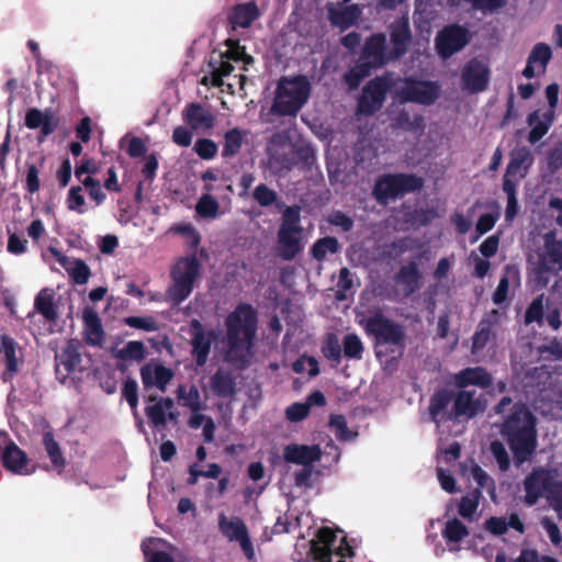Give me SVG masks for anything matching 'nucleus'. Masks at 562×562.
I'll return each instance as SVG.
<instances>
[{
	"instance_id": "nucleus-44",
	"label": "nucleus",
	"mask_w": 562,
	"mask_h": 562,
	"mask_svg": "<svg viewBox=\"0 0 562 562\" xmlns=\"http://www.w3.org/2000/svg\"><path fill=\"white\" fill-rule=\"evenodd\" d=\"M362 63L352 68L346 76V82L350 89H355L359 86L360 81L368 76V66L373 67L366 58V49L363 50Z\"/></svg>"
},
{
	"instance_id": "nucleus-52",
	"label": "nucleus",
	"mask_w": 562,
	"mask_h": 562,
	"mask_svg": "<svg viewBox=\"0 0 562 562\" xmlns=\"http://www.w3.org/2000/svg\"><path fill=\"white\" fill-rule=\"evenodd\" d=\"M310 414L308 404L296 402L291 405H289L285 411L284 415L286 420L290 423H299L305 419Z\"/></svg>"
},
{
	"instance_id": "nucleus-19",
	"label": "nucleus",
	"mask_w": 562,
	"mask_h": 562,
	"mask_svg": "<svg viewBox=\"0 0 562 562\" xmlns=\"http://www.w3.org/2000/svg\"><path fill=\"white\" fill-rule=\"evenodd\" d=\"M453 405L457 419H470L485 409L484 403L473 391L462 390L454 394Z\"/></svg>"
},
{
	"instance_id": "nucleus-21",
	"label": "nucleus",
	"mask_w": 562,
	"mask_h": 562,
	"mask_svg": "<svg viewBox=\"0 0 562 562\" xmlns=\"http://www.w3.org/2000/svg\"><path fill=\"white\" fill-rule=\"evenodd\" d=\"M552 57V50L551 47L546 43H537L528 58H527V65L525 69L522 70V75L526 78H532L537 76H541L546 72L547 65L550 61Z\"/></svg>"
},
{
	"instance_id": "nucleus-9",
	"label": "nucleus",
	"mask_w": 562,
	"mask_h": 562,
	"mask_svg": "<svg viewBox=\"0 0 562 562\" xmlns=\"http://www.w3.org/2000/svg\"><path fill=\"white\" fill-rule=\"evenodd\" d=\"M423 180L413 175H393L382 177L375 184L373 194L379 202L420 189Z\"/></svg>"
},
{
	"instance_id": "nucleus-39",
	"label": "nucleus",
	"mask_w": 562,
	"mask_h": 562,
	"mask_svg": "<svg viewBox=\"0 0 562 562\" xmlns=\"http://www.w3.org/2000/svg\"><path fill=\"white\" fill-rule=\"evenodd\" d=\"M58 366L65 367L66 371H74L81 361L78 345L76 342H68L67 346L57 356Z\"/></svg>"
},
{
	"instance_id": "nucleus-29",
	"label": "nucleus",
	"mask_w": 562,
	"mask_h": 562,
	"mask_svg": "<svg viewBox=\"0 0 562 562\" xmlns=\"http://www.w3.org/2000/svg\"><path fill=\"white\" fill-rule=\"evenodd\" d=\"M327 12L330 22L340 29L351 26L360 16L361 10L357 4L328 3Z\"/></svg>"
},
{
	"instance_id": "nucleus-37",
	"label": "nucleus",
	"mask_w": 562,
	"mask_h": 562,
	"mask_svg": "<svg viewBox=\"0 0 562 562\" xmlns=\"http://www.w3.org/2000/svg\"><path fill=\"white\" fill-rule=\"evenodd\" d=\"M54 299V290L45 288L37 294L34 302L35 310L49 321L56 317Z\"/></svg>"
},
{
	"instance_id": "nucleus-8",
	"label": "nucleus",
	"mask_w": 562,
	"mask_h": 562,
	"mask_svg": "<svg viewBox=\"0 0 562 562\" xmlns=\"http://www.w3.org/2000/svg\"><path fill=\"white\" fill-rule=\"evenodd\" d=\"M311 553L314 560L318 562H331L333 555L345 558L352 554L350 546L345 543V539L339 541L331 529L325 527L317 531L316 538L311 540Z\"/></svg>"
},
{
	"instance_id": "nucleus-56",
	"label": "nucleus",
	"mask_w": 562,
	"mask_h": 562,
	"mask_svg": "<svg viewBox=\"0 0 562 562\" xmlns=\"http://www.w3.org/2000/svg\"><path fill=\"white\" fill-rule=\"evenodd\" d=\"M329 426L335 431V435L342 440H348L352 437V434L347 428L346 419L341 415H333Z\"/></svg>"
},
{
	"instance_id": "nucleus-26",
	"label": "nucleus",
	"mask_w": 562,
	"mask_h": 562,
	"mask_svg": "<svg viewBox=\"0 0 562 562\" xmlns=\"http://www.w3.org/2000/svg\"><path fill=\"white\" fill-rule=\"evenodd\" d=\"M2 462L7 470L19 475H29L34 472V469L29 467L25 452L14 442H9L5 447L2 454Z\"/></svg>"
},
{
	"instance_id": "nucleus-24",
	"label": "nucleus",
	"mask_w": 562,
	"mask_h": 562,
	"mask_svg": "<svg viewBox=\"0 0 562 562\" xmlns=\"http://www.w3.org/2000/svg\"><path fill=\"white\" fill-rule=\"evenodd\" d=\"M321 457L322 451L318 446L292 443L288 445L283 450V458L286 462L303 467H311V464L318 461Z\"/></svg>"
},
{
	"instance_id": "nucleus-45",
	"label": "nucleus",
	"mask_w": 562,
	"mask_h": 562,
	"mask_svg": "<svg viewBox=\"0 0 562 562\" xmlns=\"http://www.w3.org/2000/svg\"><path fill=\"white\" fill-rule=\"evenodd\" d=\"M323 355L335 362L340 361L341 357V345L339 342L338 337L335 334H328L324 340L322 346Z\"/></svg>"
},
{
	"instance_id": "nucleus-53",
	"label": "nucleus",
	"mask_w": 562,
	"mask_h": 562,
	"mask_svg": "<svg viewBox=\"0 0 562 562\" xmlns=\"http://www.w3.org/2000/svg\"><path fill=\"white\" fill-rule=\"evenodd\" d=\"M462 471L464 475L471 476L479 485V487L487 486L491 482V479L477 464L473 461L470 463L463 464Z\"/></svg>"
},
{
	"instance_id": "nucleus-33",
	"label": "nucleus",
	"mask_w": 562,
	"mask_h": 562,
	"mask_svg": "<svg viewBox=\"0 0 562 562\" xmlns=\"http://www.w3.org/2000/svg\"><path fill=\"white\" fill-rule=\"evenodd\" d=\"M50 251L76 283L83 284L88 281L90 271L82 260L68 258L55 248H52Z\"/></svg>"
},
{
	"instance_id": "nucleus-50",
	"label": "nucleus",
	"mask_w": 562,
	"mask_h": 562,
	"mask_svg": "<svg viewBox=\"0 0 562 562\" xmlns=\"http://www.w3.org/2000/svg\"><path fill=\"white\" fill-rule=\"evenodd\" d=\"M243 135L238 130H232L225 135L224 156H234L241 147Z\"/></svg>"
},
{
	"instance_id": "nucleus-31",
	"label": "nucleus",
	"mask_w": 562,
	"mask_h": 562,
	"mask_svg": "<svg viewBox=\"0 0 562 562\" xmlns=\"http://www.w3.org/2000/svg\"><path fill=\"white\" fill-rule=\"evenodd\" d=\"M469 536V529L458 518H449L442 529V537L447 542L449 551L458 552L460 543Z\"/></svg>"
},
{
	"instance_id": "nucleus-5",
	"label": "nucleus",
	"mask_w": 562,
	"mask_h": 562,
	"mask_svg": "<svg viewBox=\"0 0 562 562\" xmlns=\"http://www.w3.org/2000/svg\"><path fill=\"white\" fill-rule=\"evenodd\" d=\"M310 83L304 77L284 78L280 81L272 110L283 115H294L307 101Z\"/></svg>"
},
{
	"instance_id": "nucleus-32",
	"label": "nucleus",
	"mask_w": 562,
	"mask_h": 562,
	"mask_svg": "<svg viewBox=\"0 0 562 562\" xmlns=\"http://www.w3.org/2000/svg\"><path fill=\"white\" fill-rule=\"evenodd\" d=\"M453 383L458 387H465L468 385L487 387L491 384V376L481 367L467 368L454 374Z\"/></svg>"
},
{
	"instance_id": "nucleus-3",
	"label": "nucleus",
	"mask_w": 562,
	"mask_h": 562,
	"mask_svg": "<svg viewBox=\"0 0 562 562\" xmlns=\"http://www.w3.org/2000/svg\"><path fill=\"white\" fill-rule=\"evenodd\" d=\"M228 356L235 360H244L251 346L256 327L254 310L248 305L238 306L226 321Z\"/></svg>"
},
{
	"instance_id": "nucleus-11",
	"label": "nucleus",
	"mask_w": 562,
	"mask_h": 562,
	"mask_svg": "<svg viewBox=\"0 0 562 562\" xmlns=\"http://www.w3.org/2000/svg\"><path fill=\"white\" fill-rule=\"evenodd\" d=\"M393 86L395 93L403 101L429 104L432 103L439 95L438 85L431 81L400 79L395 81Z\"/></svg>"
},
{
	"instance_id": "nucleus-4",
	"label": "nucleus",
	"mask_w": 562,
	"mask_h": 562,
	"mask_svg": "<svg viewBox=\"0 0 562 562\" xmlns=\"http://www.w3.org/2000/svg\"><path fill=\"white\" fill-rule=\"evenodd\" d=\"M200 268V262L194 256L179 259L171 270L172 282L167 290L166 300L172 305L184 301L193 291Z\"/></svg>"
},
{
	"instance_id": "nucleus-20",
	"label": "nucleus",
	"mask_w": 562,
	"mask_h": 562,
	"mask_svg": "<svg viewBox=\"0 0 562 562\" xmlns=\"http://www.w3.org/2000/svg\"><path fill=\"white\" fill-rule=\"evenodd\" d=\"M182 119L191 131L204 133L214 126V115L199 103H191L182 111Z\"/></svg>"
},
{
	"instance_id": "nucleus-64",
	"label": "nucleus",
	"mask_w": 562,
	"mask_h": 562,
	"mask_svg": "<svg viewBox=\"0 0 562 562\" xmlns=\"http://www.w3.org/2000/svg\"><path fill=\"white\" fill-rule=\"evenodd\" d=\"M513 562H558V560L551 557H541L536 550L525 549Z\"/></svg>"
},
{
	"instance_id": "nucleus-23",
	"label": "nucleus",
	"mask_w": 562,
	"mask_h": 562,
	"mask_svg": "<svg viewBox=\"0 0 562 562\" xmlns=\"http://www.w3.org/2000/svg\"><path fill=\"white\" fill-rule=\"evenodd\" d=\"M0 352L4 353L5 359L2 379L8 382L18 373L22 363V353L14 340L7 335H0Z\"/></svg>"
},
{
	"instance_id": "nucleus-22",
	"label": "nucleus",
	"mask_w": 562,
	"mask_h": 562,
	"mask_svg": "<svg viewBox=\"0 0 562 562\" xmlns=\"http://www.w3.org/2000/svg\"><path fill=\"white\" fill-rule=\"evenodd\" d=\"M146 562H175L177 549L160 538H149L142 544Z\"/></svg>"
},
{
	"instance_id": "nucleus-57",
	"label": "nucleus",
	"mask_w": 562,
	"mask_h": 562,
	"mask_svg": "<svg viewBox=\"0 0 562 562\" xmlns=\"http://www.w3.org/2000/svg\"><path fill=\"white\" fill-rule=\"evenodd\" d=\"M195 153L203 159H211L217 153L216 144L211 139H199L194 145Z\"/></svg>"
},
{
	"instance_id": "nucleus-43",
	"label": "nucleus",
	"mask_w": 562,
	"mask_h": 562,
	"mask_svg": "<svg viewBox=\"0 0 562 562\" xmlns=\"http://www.w3.org/2000/svg\"><path fill=\"white\" fill-rule=\"evenodd\" d=\"M212 74L210 76L211 83L215 87H221L224 85V77L231 75L234 67L231 64V61L226 58L224 59V56L221 57L220 60L212 63Z\"/></svg>"
},
{
	"instance_id": "nucleus-61",
	"label": "nucleus",
	"mask_w": 562,
	"mask_h": 562,
	"mask_svg": "<svg viewBox=\"0 0 562 562\" xmlns=\"http://www.w3.org/2000/svg\"><path fill=\"white\" fill-rule=\"evenodd\" d=\"M490 328L486 325H481L475 335L473 336L472 352H480L490 340Z\"/></svg>"
},
{
	"instance_id": "nucleus-28",
	"label": "nucleus",
	"mask_w": 562,
	"mask_h": 562,
	"mask_svg": "<svg viewBox=\"0 0 562 562\" xmlns=\"http://www.w3.org/2000/svg\"><path fill=\"white\" fill-rule=\"evenodd\" d=\"M429 413L437 425L447 420H458L454 414L453 398L447 392H439L434 395L430 401Z\"/></svg>"
},
{
	"instance_id": "nucleus-58",
	"label": "nucleus",
	"mask_w": 562,
	"mask_h": 562,
	"mask_svg": "<svg viewBox=\"0 0 562 562\" xmlns=\"http://www.w3.org/2000/svg\"><path fill=\"white\" fill-rule=\"evenodd\" d=\"M338 286V297L346 299V293L353 289L355 280L347 268H342L339 272V280L337 283Z\"/></svg>"
},
{
	"instance_id": "nucleus-55",
	"label": "nucleus",
	"mask_w": 562,
	"mask_h": 562,
	"mask_svg": "<svg viewBox=\"0 0 562 562\" xmlns=\"http://www.w3.org/2000/svg\"><path fill=\"white\" fill-rule=\"evenodd\" d=\"M490 450L497 461L499 469L506 471L509 467V456L505 446L501 441L495 440L491 443Z\"/></svg>"
},
{
	"instance_id": "nucleus-60",
	"label": "nucleus",
	"mask_w": 562,
	"mask_h": 562,
	"mask_svg": "<svg viewBox=\"0 0 562 562\" xmlns=\"http://www.w3.org/2000/svg\"><path fill=\"white\" fill-rule=\"evenodd\" d=\"M125 323L135 328L145 329L147 331H155L158 329V325L153 317H127Z\"/></svg>"
},
{
	"instance_id": "nucleus-12",
	"label": "nucleus",
	"mask_w": 562,
	"mask_h": 562,
	"mask_svg": "<svg viewBox=\"0 0 562 562\" xmlns=\"http://www.w3.org/2000/svg\"><path fill=\"white\" fill-rule=\"evenodd\" d=\"M218 528L222 535L229 541H237L248 560L255 558V550L248 536V529L238 517L218 515Z\"/></svg>"
},
{
	"instance_id": "nucleus-27",
	"label": "nucleus",
	"mask_w": 562,
	"mask_h": 562,
	"mask_svg": "<svg viewBox=\"0 0 562 562\" xmlns=\"http://www.w3.org/2000/svg\"><path fill=\"white\" fill-rule=\"evenodd\" d=\"M553 110H537L527 117V124L530 127L528 142L535 144L540 140L549 131L554 122Z\"/></svg>"
},
{
	"instance_id": "nucleus-40",
	"label": "nucleus",
	"mask_w": 562,
	"mask_h": 562,
	"mask_svg": "<svg viewBox=\"0 0 562 562\" xmlns=\"http://www.w3.org/2000/svg\"><path fill=\"white\" fill-rule=\"evenodd\" d=\"M212 390L220 396H229L235 392L233 378L224 372H217L211 380Z\"/></svg>"
},
{
	"instance_id": "nucleus-63",
	"label": "nucleus",
	"mask_w": 562,
	"mask_h": 562,
	"mask_svg": "<svg viewBox=\"0 0 562 562\" xmlns=\"http://www.w3.org/2000/svg\"><path fill=\"white\" fill-rule=\"evenodd\" d=\"M82 184L87 188V190L89 191V195L91 196V199H93L97 202V204H100L103 202L105 195L101 190V186H100L99 181H95L90 176H87L82 180Z\"/></svg>"
},
{
	"instance_id": "nucleus-30",
	"label": "nucleus",
	"mask_w": 562,
	"mask_h": 562,
	"mask_svg": "<svg viewBox=\"0 0 562 562\" xmlns=\"http://www.w3.org/2000/svg\"><path fill=\"white\" fill-rule=\"evenodd\" d=\"M82 318L86 342L91 346H101L104 341V331L97 312L92 308H86Z\"/></svg>"
},
{
	"instance_id": "nucleus-1",
	"label": "nucleus",
	"mask_w": 562,
	"mask_h": 562,
	"mask_svg": "<svg viewBox=\"0 0 562 562\" xmlns=\"http://www.w3.org/2000/svg\"><path fill=\"white\" fill-rule=\"evenodd\" d=\"M498 414H507L502 425V434L507 439L518 463L529 459L537 446L535 418L522 404H513L503 397L496 406Z\"/></svg>"
},
{
	"instance_id": "nucleus-62",
	"label": "nucleus",
	"mask_w": 562,
	"mask_h": 562,
	"mask_svg": "<svg viewBox=\"0 0 562 562\" xmlns=\"http://www.w3.org/2000/svg\"><path fill=\"white\" fill-rule=\"evenodd\" d=\"M255 200L262 206L272 204L276 200V193L265 184L258 186L254 191Z\"/></svg>"
},
{
	"instance_id": "nucleus-51",
	"label": "nucleus",
	"mask_w": 562,
	"mask_h": 562,
	"mask_svg": "<svg viewBox=\"0 0 562 562\" xmlns=\"http://www.w3.org/2000/svg\"><path fill=\"white\" fill-rule=\"evenodd\" d=\"M218 211V203L206 193L196 203V212L203 217H215Z\"/></svg>"
},
{
	"instance_id": "nucleus-25",
	"label": "nucleus",
	"mask_w": 562,
	"mask_h": 562,
	"mask_svg": "<svg viewBox=\"0 0 562 562\" xmlns=\"http://www.w3.org/2000/svg\"><path fill=\"white\" fill-rule=\"evenodd\" d=\"M193 355L196 363L203 366L206 362L211 349V342L214 338L213 333H205L199 321L193 319L190 324Z\"/></svg>"
},
{
	"instance_id": "nucleus-34",
	"label": "nucleus",
	"mask_w": 562,
	"mask_h": 562,
	"mask_svg": "<svg viewBox=\"0 0 562 562\" xmlns=\"http://www.w3.org/2000/svg\"><path fill=\"white\" fill-rule=\"evenodd\" d=\"M173 401L169 397L160 398L146 407V415L155 426H165L168 419L176 418L172 413Z\"/></svg>"
},
{
	"instance_id": "nucleus-41",
	"label": "nucleus",
	"mask_w": 562,
	"mask_h": 562,
	"mask_svg": "<svg viewBox=\"0 0 562 562\" xmlns=\"http://www.w3.org/2000/svg\"><path fill=\"white\" fill-rule=\"evenodd\" d=\"M116 357L122 360L140 361L145 358V347L140 341H128L125 346L116 350Z\"/></svg>"
},
{
	"instance_id": "nucleus-49",
	"label": "nucleus",
	"mask_w": 562,
	"mask_h": 562,
	"mask_svg": "<svg viewBox=\"0 0 562 562\" xmlns=\"http://www.w3.org/2000/svg\"><path fill=\"white\" fill-rule=\"evenodd\" d=\"M289 139H290L289 135L278 134V135L273 136V138L270 143V146L268 148L269 154H270V164L271 165L280 162L281 154L278 150L279 146L283 147L284 149H286V148L292 149V146L288 144ZM286 153H288V150L283 151V154H286Z\"/></svg>"
},
{
	"instance_id": "nucleus-17",
	"label": "nucleus",
	"mask_w": 562,
	"mask_h": 562,
	"mask_svg": "<svg viewBox=\"0 0 562 562\" xmlns=\"http://www.w3.org/2000/svg\"><path fill=\"white\" fill-rule=\"evenodd\" d=\"M532 161V154L527 147L516 148L512 153V158L504 176V183H507L508 181L509 183L517 186L527 175Z\"/></svg>"
},
{
	"instance_id": "nucleus-6",
	"label": "nucleus",
	"mask_w": 562,
	"mask_h": 562,
	"mask_svg": "<svg viewBox=\"0 0 562 562\" xmlns=\"http://www.w3.org/2000/svg\"><path fill=\"white\" fill-rule=\"evenodd\" d=\"M552 480V474L543 470L529 475L525 480L526 502L533 505L539 497L546 496L562 518V485H553Z\"/></svg>"
},
{
	"instance_id": "nucleus-10",
	"label": "nucleus",
	"mask_w": 562,
	"mask_h": 562,
	"mask_svg": "<svg viewBox=\"0 0 562 562\" xmlns=\"http://www.w3.org/2000/svg\"><path fill=\"white\" fill-rule=\"evenodd\" d=\"M529 261L538 273H557L562 270V240H557L554 235L547 234L544 244L536 254L529 257Z\"/></svg>"
},
{
	"instance_id": "nucleus-36",
	"label": "nucleus",
	"mask_w": 562,
	"mask_h": 562,
	"mask_svg": "<svg viewBox=\"0 0 562 562\" xmlns=\"http://www.w3.org/2000/svg\"><path fill=\"white\" fill-rule=\"evenodd\" d=\"M259 12L255 3H245L237 5L232 15L231 21L234 27H247L258 16Z\"/></svg>"
},
{
	"instance_id": "nucleus-14",
	"label": "nucleus",
	"mask_w": 562,
	"mask_h": 562,
	"mask_svg": "<svg viewBox=\"0 0 562 562\" xmlns=\"http://www.w3.org/2000/svg\"><path fill=\"white\" fill-rule=\"evenodd\" d=\"M360 325L364 327L367 333L373 335L378 344L396 345L402 338L400 327L384 318L382 315L361 319Z\"/></svg>"
},
{
	"instance_id": "nucleus-2",
	"label": "nucleus",
	"mask_w": 562,
	"mask_h": 562,
	"mask_svg": "<svg viewBox=\"0 0 562 562\" xmlns=\"http://www.w3.org/2000/svg\"><path fill=\"white\" fill-rule=\"evenodd\" d=\"M411 41L407 20H400L391 26V40L383 34L373 35L366 44V58L371 65H382L397 59L406 53Z\"/></svg>"
},
{
	"instance_id": "nucleus-16",
	"label": "nucleus",
	"mask_w": 562,
	"mask_h": 562,
	"mask_svg": "<svg viewBox=\"0 0 562 562\" xmlns=\"http://www.w3.org/2000/svg\"><path fill=\"white\" fill-rule=\"evenodd\" d=\"M488 68L477 59L467 63L462 69L461 78L463 88L471 92L483 91L488 82Z\"/></svg>"
},
{
	"instance_id": "nucleus-13",
	"label": "nucleus",
	"mask_w": 562,
	"mask_h": 562,
	"mask_svg": "<svg viewBox=\"0 0 562 562\" xmlns=\"http://www.w3.org/2000/svg\"><path fill=\"white\" fill-rule=\"evenodd\" d=\"M393 83L390 78H376L370 81L363 88L362 95L359 99L358 113L370 115L378 111Z\"/></svg>"
},
{
	"instance_id": "nucleus-15",
	"label": "nucleus",
	"mask_w": 562,
	"mask_h": 562,
	"mask_svg": "<svg viewBox=\"0 0 562 562\" xmlns=\"http://www.w3.org/2000/svg\"><path fill=\"white\" fill-rule=\"evenodd\" d=\"M469 42L468 32L460 26H449L436 37V47L442 58H448L462 49Z\"/></svg>"
},
{
	"instance_id": "nucleus-7",
	"label": "nucleus",
	"mask_w": 562,
	"mask_h": 562,
	"mask_svg": "<svg viewBox=\"0 0 562 562\" xmlns=\"http://www.w3.org/2000/svg\"><path fill=\"white\" fill-rule=\"evenodd\" d=\"M300 210L286 207L278 233L279 255L291 260L303 249L302 228L299 226Z\"/></svg>"
},
{
	"instance_id": "nucleus-48",
	"label": "nucleus",
	"mask_w": 562,
	"mask_h": 562,
	"mask_svg": "<svg viewBox=\"0 0 562 562\" xmlns=\"http://www.w3.org/2000/svg\"><path fill=\"white\" fill-rule=\"evenodd\" d=\"M479 496L480 492L476 491L471 495L462 497L458 508V513L460 514V516L470 520L473 518V515L479 506Z\"/></svg>"
},
{
	"instance_id": "nucleus-18",
	"label": "nucleus",
	"mask_w": 562,
	"mask_h": 562,
	"mask_svg": "<svg viewBox=\"0 0 562 562\" xmlns=\"http://www.w3.org/2000/svg\"><path fill=\"white\" fill-rule=\"evenodd\" d=\"M173 378V372L158 361H149L140 370V379L145 389L156 387L165 392Z\"/></svg>"
},
{
	"instance_id": "nucleus-42",
	"label": "nucleus",
	"mask_w": 562,
	"mask_h": 562,
	"mask_svg": "<svg viewBox=\"0 0 562 562\" xmlns=\"http://www.w3.org/2000/svg\"><path fill=\"white\" fill-rule=\"evenodd\" d=\"M44 446L48 458L50 459L53 465L57 470H61L65 465V459L63 457L59 445L55 441L52 434L46 432L44 435Z\"/></svg>"
},
{
	"instance_id": "nucleus-46",
	"label": "nucleus",
	"mask_w": 562,
	"mask_h": 562,
	"mask_svg": "<svg viewBox=\"0 0 562 562\" xmlns=\"http://www.w3.org/2000/svg\"><path fill=\"white\" fill-rule=\"evenodd\" d=\"M344 353L348 358L361 359L363 344L356 334H348L344 339Z\"/></svg>"
},
{
	"instance_id": "nucleus-54",
	"label": "nucleus",
	"mask_w": 562,
	"mask_h": 562,
	"mask_svg": "<svg viewBox=\"0 0 562 562\" xmlns=\"http://www.w3.org/2000/svg\"><path fill=\"white\" fill-rule=\"evenodd\" d=\"M516 188L517 186H514L507 181V183H503V190L507 194V206L505 212V217L507 221H512L518 211V203L516 199Z\"/></svg>"
},
{
	"instance_id": "nucleus-35",
	"label": "nucleus",
	"mask_w": 562,
	"mask_h": 562,
	"mask_svg": "<svg viewBox=\"0 0 562 562\" xmlns=\"http://www.w3.org/2000/svg\"><path fill=\"white\" fill-rule=\"evenodd\" d=\"M419 279L420 274L416 263L411 262L402 267L396 279L398 291L408 296L419 288Z\"/></svg>"
},
{
	"instance_id": "nucleus-47",
	"label": "nucleus",
	"mask_w": 562,
	"mask_h": 562,
	"mask_svg": "<svg viewBox=\"0 0 562 562\" xmlns=\"http://www.w3.org/2000/svg\"><path fill=\"white\" fill-rule=\"evenodd\" d=\"M338 250L337 240L333 237H326L318 240L312 249L313 256L317 260H323L328 254H335Z\"/></svg>"
},
{
	"instance_id": "nucleus-38",
	"label": "nucleus",
	"mask_w": 562,
	"mask_h": 562,
	"mask_svg": "<svg viewBox=\"0 0 562 562\" xmlns=\"http://www.w3.org/2000/svg\"><path fill=\"white\" fill-rule=\"evenodd\" d=\"M177 393L180 405L189 408L190 411H201L203 408V403L196 386L180 385Z\"/></svg>"
},
{
	"instance_id": "nucleus-59",
	"label": "nucleus",
	"mask_w": 562,
	"mask_h": 562,
	"mask_svg": "<svg viewBox=\"0 0 562 562\" xmlns=\"http://www.w3.org/2000/svg\"><path fill=\"white\" fill-rule=\"evenodd\" d=\"M509 277L515 278L516 272L508 271L507 274L501 279V281L494 292V295H493V301L495 304H501L507 299V293H508V288H509Z\"/></svg>"
}]
</instances>
